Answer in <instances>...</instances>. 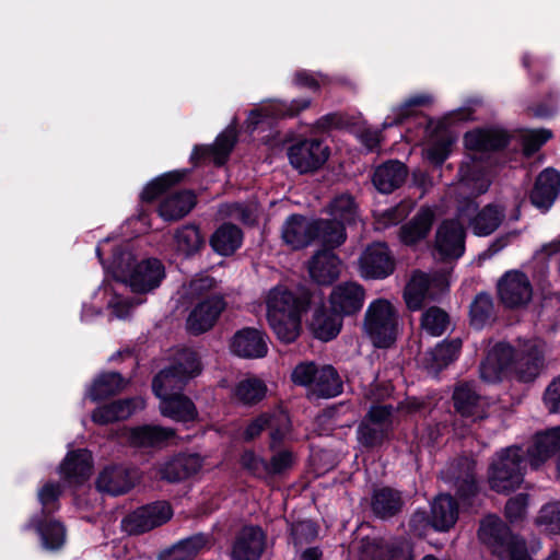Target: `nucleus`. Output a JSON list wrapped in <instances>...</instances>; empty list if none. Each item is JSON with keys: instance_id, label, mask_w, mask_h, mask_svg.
I'll return each instance as SVG.
<instances>
[{"instance_id": "f257e3e1", "label": "nucleus", "mask_w": 560, "mask_h": 560, "mask_svg": "<svg viewBox=\"0 0 560 560\" xmlns=\"http://www.w3.org/2000/svg\"><path fill=\"white\" fill-rule=\"evenodd\" d=\"M108 240L100 243L96 255L115 280V285L104 283L96 295H103L107 308L116 318H126L135 306L144 302L142 298L127 299L119 292V285H125L131 292L143 295L158 289L164 280L166 272L163 262L158 258H144L138 260L127 247H115L110 261L105 262L103 253Z\"/></svg>"}, {"instance_id": "f03ea898", "label": "nucleus", "mask_w": 560, "mask_h": 560, "mask_svg": "<svg viewBox=\"0 0 560 560\" xmlns=\"http://www.w3.org/2000/svg\"><path fill=\"white\" fill-rule=\"evenodd\" d=\"M560 450V427L538 433L525 452L520 446H510L497 453L489 467V485L499 493L516 490L524 480L525 454L533 468H538Z\"/></svg>"}, {"instance_id": "7ed1b4c3", "label": "nucleus", "mask_w": 560, "mask_h": 560, "mask_svg": "<svg viewBox=\"0 0 560 560\" xmlns=\"http://www.w3.org/2000/svg\"><path fill=\"white\" fill-rule=\"evenodd\" d=\"M547 345L541 339H528L515 350L509 343L499 342L487 353L480 364V377L486 383H498L509 372L522 382H533L545 368Z\"/></svg>"}, {"instance_id": "20e7f679", "label": "nucleus", "mask_w": 560, "mask_h": 560, "mask_svg": "<svg viewBox=\"0 0 560 560\" xmlns=\"http://www.w3.org/2000/svg\"><path fill=\"white\" fill-rule=\"evenodd\" d=\"M266 305L267 319L277 338L284 343L295 341L302 331V316L310 305L308 294H296L277 285L268 292Z\"/></svg>"}, {"instance_id": "39448f33", "label": "nucleus", "mask_w": 560, "mask_h": 560, "mask_svg": "<svg viewBox=\"0 0 560 560\" xmlns=\"http://www.w3.org/2000/svg\"><path fill=\"white\" fill-rule=\"evenodd\" d=\"M363 329L375 347L389 348L400 331L398 311L386 299L372 301L365 311Z\"/></svg>"}, {"instance_id": "423d86ee", "label": "nucleus", "mask_w": 560, "mask_h": 560, "mask_svg": "<svg viewBox=\"0 0 560 560\" xmlns=\"http://www.w3.org/2000/svg\"><path fill=\"white\" fill-rule=\"evenodd\" d=\"M197 354L189 349L182 350L174 364L161 371L153 380L152 388L155 396L162 400L175 394H182L186 383L200 373Z\"/></svg>"}, {"instance_id": "0eeeda50", "label": "nucleus", "mask_w": 560, "mask_h": 560, "mask_svg": "<svg viewBox=\"0 0 560 560\" xmlns=\"http://www.w3.org/2000/svg\"><path fill=\"white\" fill-rule=\"evenodd\" d=\"M445 272L424 273L416 271L404 291V299L410 311H418L429 300H435L448 289Z\"/></svg>"}, {"instance_id": "6e6552de", "label": "nucleus", "mask_w": 560, "mask_h": 560, "mask_svg": "<svg viewBox=\"0 0 560 560\" xmlns=\"http://www.w3.org/2000/svg\"><path fill=\"white\" fill-rule=\"evenodd\" d=\"M331 220H319L324 229L322 242L328 246H339L346 240L345 226L354 222L357 206L350 195L343 194L336 197L329 205Z\"/></svg>"}, {"instance_id": "1a4fd4ad", "label": "nucleus", "mask_w": 560, "mask_h": 560, "mask_svg": "<svg viewBox=\"0 0 560 560\" xmlns=\"http://www.w3.org/2000/svg\"><path fill=\"white\" fill-rule=\"evenodd\" d=\"M458 220L467 223L478 236H487L494 232L501 224L504 212L494 205H488L481 210L472 199H465L458 206Z\"/></svg>"}, {"instance_id": "9d476101", "label": "nucleus", "mask_w": 560, "mask_h": 560, "mask_svg": "<svg viewBox=\"0 0 560 560\" xmlns=\"http://www.w3.org/2000/svg\"><path fill=\"white\" fill-rule=\"evenodd\" d=\"M310 100L299 98L291 103L280 101L262 102L257 108L253 109L246 120V128L250 132L261 128L267 129L280 118L293 117L301 110L310 106Z\"/></svg>"}, {"instance_id": "9b49d317", "label": "nucleus", "mask_w": 560, "mask_h": 560, "mask_svg": "<svg viewBox=\"0 0 560 560\" xmlns=\"http://www.w3.org/2000/svg\"><path fill=\"white\" fill-rule=\"evenodd\" d=\"M319 220H308L299 214H292L283 223L281 236L283 242L294 249L307 246L313 240L322 241L324 229Z\"/></svg>"}, {"instance_id": "f8f14e48", "label": "nucleus", "mask_w": 560, "mask_h": 560, "mask_svg": "<svg viewBox=\"0 0 560 560\" xmlns=\"http://www.w3.org/2000/svg\"><path fill=\"white\" fill-rule=\"evenodd\" d=\"M458 176L459 182L455 190L464 200L485 194L492 183L489 170L475 156L462 164Z\"/></svg>"}, {"instance_id": "ddd939ff", "label": "nucleus", "mask_w": 560, "mask_h": 560, "mask_svg": "<svg viewBox=\"0 0 560 560\" xmlns=\"http://www.w3.org/2000/svg\"><path fill=\"white\" fill-rule=\"evenodd\" d=\"M359 273L364 279H384L394 272L395 262L384 243L368 246L359 258Z\"/></svg>"}, {"instance_id": "4468645a", "label": "nucleus", "mask_w": 560, "mask_h": 560, "mask_svg": "<svg viewBox=\"0 0 560 560\" xmlns=\"http://www.w3.org/2000/svg\"><path fill=\"white\" fill-rule=\"evenodd\" d=\"M173 515L166 502H156L139 508L122 521V527L128 534H141L166 523Z\"/></svg>"}, {"instance_id": "2eb2a0df", "label": "nucleus", "mask_w": 560, "mask_h": 560, "mask_svg": "<svg viewBox=\"0 0 560 560\" xmlns=\"http://www.w3.org/2000/svg\"><path fill=\"white\" fill-rule=\"evenodd\" d=\"M291 165L300 173H308L319 168L329 156L328 147L315 139L304 140L289 149Z\"/></svg>"}, {"instance_id": "dca6fc26", "label": "nucleus", "mask_w": 560, "mask_h": 560, "mask_svg": "<svg viewBox=\"0 0 560 560\" xmlns=\"http://www.w3.org/2000/svg\"><path fill=\"white\" fill-rule=\"evenodd\" d=\"M502 303L510 308L527 305L533 298V288L528 277L521 271H508L498 284Z\"/></svg>"}, {"instance_id": "f3484780", "label": "nucleus", "mask_w": 560, "mask_h": 560, "mask_svg": "<svg viewBox=\"0 0 560 560\" xmlns=\"http://www.w3.org/2000/svg\"><path fill=\"white\" fill-rule=\"evenodd\" d=\"M453 401L456 411L471 421L486 418L490 406V400L479 395L471 382H463L455 387Z\"/></svg>"}, {"instance_id": "a211bd4d", "label": "nucleus", "mask_w": 560, "mask_h": 560, "mask_svg": "<svg viewBox=\"0 0 560 560\" xmlns=\"http://www.w3.org/2000/svg\"><path fill=\"white\" fill-rule=\"evenodd\" d=\"M435 252L442 259H457L465 252V231L457 220H445L435 235Z\"/></svg>"}, {"instance_id": "6ab92c4d", "label": "nucleus", "mask_w": 560, "mask_h": 560, "mask_svg": "<svg viewBox=\"0 0 560 560\" xmlns=\"http://www.w3.org/2000/svg\"><path fill=\"white\" fill-rule=\"evenodd\" d=\"M266 427L270 429L271 447H276L289 436L290 419L288 413L278 410L270 416L261 415L257 417L246 427L244 439L247 441L255 439Z\"/></svg>"}, {"instance_id": "aec40b11", "label": "nucleus", "mask_w": 560, "mask_h": 560, "mask_svg": "<svg viewBox=\"0 0 560 560\" xmlns=\"http://www.w3.org/2000/svg\"><path fill=\"white\" fill-rule=\"evenodd\" d=\"M365 291L357 282H343L336 285L329 296L331 311L340 316L359 312L364 303Z\"/></svg>"}, {"instance_id": "412c9836", "label": "nucleus", "mask_w": 560, "mask_h": 560, "mask_svg": "<svg viewBox=\"0 0 560 560\" xmlns=\"http://www.w3.org/2000/svg\"><path fill=\"white\" fill-rule=\"evenodd\" d=\"M224 308L221 296L213 295L199 302L187 318V329L196 335L209 330Z\"/></svg>"}, {"instance_id": "4be33fe9", "label": "nucleus", "mask_w": 560, "mask_h": 560, "mask_svg": "<svg viewBox=\"0 0 560 560\" xmlns=\"http://www.w3.org/2000/svg\"><path fill=\"white\" fill-rule=\"evenodd\" d=\"M230 348L241 358H264L268 352L267 336L256 328H243L234 334Z\"/></svg>"}, {"instance_id": "5701e85b", "label": "nucleus", "mask_w": 560, "mask_h": 560, "mask_svg": "<svg viewBox=\"0 0 560 560\" xmlns=\"http://www.w3.org/2000/svg\"><path fill=\"white\" fill-rule=\"evenodd\" d=\"M266 545V536L260 527L246 526L237 535L232 560H259Z\"/></svg>"}, {"instance_id": "b1692460", "label": "nucleus", "mask_w": 560, "mask_h": 560, "mask_svg": "<svg viewBox=\"0 0 560 560\" xmlns=\"http://www.w3.org/2000/svg\"><path fill=\"white\" fill-rule=\"evenodd\" d=\"M360 557L361 560H412V551L405 540L385 545L373 539L363 541Z\"/></svg>"}, {"instance_id": "393cba45", "label": "nucleus", "mask_w": 560, "mask_h": 560, "mask_svg": "<svg viewBox=\"0 0 560 560\" xmlns=\"http://www.w3.org/2000/svg\"><path fill=\"white\" fill-rule=\"evenodd\" d=\"M93 459L88 450L69 452L60 465L59 472L69 485H81L92 475Z\"/></svg>"}, {"instance_id": "a878e982", "label": "nucleus", "mask_w": 560, "mask_h": 560, "mask_svg": "<svg viewBox=\"0 0 560 560\" xmlns=\"http://www.w3.org/2000/svg\"><path fill=\"white\" fill-rule=\"evenodd\" d=\"M138 472L129 470L121 466H113L105 468L96 480V487L101 492L112 495H119L129 491L136 480Z\"/></svg>"}, {"instance_id": "bb28decb", "label": "nucleus", "mask_w": 560, "mask_h": 560, "mask_svg": "<svg viewBox=\"0 0 560 560\" xmlns=\"http://www.w3.org/2000/svg\"><path fill=\"white\" fill-rule=\"evenodd\" d=\"M428 132L423 155L430 163L441 165L451 153L454 138L442 124H430Z\"/></svg>"}, {"instance_id": "cd10ccee", "label": "nucleus", "mask_w": 560, "mask_h": 560, "mask_svg": "<svg viewBox=\"0 0 560 560\" xmlns=\"http://www.w3.org/2000/svg\"><path fill=\"white\" fill-rule=\"evenodd\" d=\"M480 540L488 545L497 556L506 550V542L511 539H520L510 533L508 526L495 515H489L482 520L478 532Z\"/></svg>"}, {"instance_id": "c85d7f7f", "label": "nucleus", "mask_w": 560, "mask_h": 560, "mask_svg": "<svg viewBox=\"0 0 560 560\" xmlns=\"http://www.w3.org/2000/svg\"><path fill=\"white\" fill-rule=\"evenodd\" d=\"M144 406V400L141 397L117 400L96 408L92 413V420L101 425L125 420L137 411L142 410Z\"/></svg>"}, {"instance_id": "c756f323", "label": "nucleus", "mask_w": 560, "mask_h": 560, "mask_svg": "<svg viewBox=\"0 0 560 560\" xmlns=\"http://www.w3.org/2000/svg\"><path fill=\"white\" fill-rule=\"evenodd\" d=\"M560 191V173L546 168L536 180L530 199L535 207L547 210L555 202Z\"/></svg>"}, {"instance_id": "7c9ffc66", "label": "nucleus", "mask_w": 560, "mask_h": 560, "mask_svg": "<svg viewBox=\"0 0 560 560\" xmlns=\"http://www.w3.org/2000/svg\"><path fill=\"white\" fill-rule=\"evenodd\" d=\"M443 478L458 488L460 499L465 500L477 493V485L474 475V464L467 458L457 464L450 465L442 471Z\"/></svg>"}, {"instance_id": "2f4dec72", "label": "nucleus", "mask_w": 560, "mask_h": 560, "mask_svg": "<svg viewBox=\"0 0 560 560\" xmlns=\"http://www.w3.org/2000/svg\"><path fill=\"white\" fill-rule=\"evenodd\" d=\"M202 466L198 454H182L161 465L159 472L162 479L174 482L197 474Z\"/></svg>"}, {"instance_id": "473e14b6", "label": "nucleus", "mask_w": 560, "mask_h": 560, "mask_svg": "<svg viewBox=\"0 0 560 560\" xmlns=\"http://www.w3.org/2000/svg\"><path fill=\"white\" fill-rule=\"evenodd\" d=\"M341 261L330 250H322L308 262L311 278L318 284H330L340 275Z\"/></svg>"}, {"instance_id": "72a5a7b5", "label": "nucleus", "mask_w": 560, "mask_h": 560, "mask_svg": "<svg viewBox=\"0 0 560 560\" xmlns=\"http://www.w3.org/2000/svg\"><path fill=\"white\" fill-rule=\"evenodd\" d=\"M464 143L468 151L483 153L506 145L508 136L498 129H476L465 135Z\"/></svg>"}, {"instance_id": "f704fd0d", "label": "nucleus", "mask_w": 560, "mask_h": 560, "mask_svg": "<svg viewBox=\"0 0 560 560\" xmlns=\"http://www.w3.org/2000/svg\"><path fill=\"white\" fill-rule=\"evenodd\" d=\"M235 140V126H230L218 136L213 145L196 147L192 151L191 159L210 158L217 165H222L232 151Z\"/></svg>"}, {"instance_id": "c9c22d12", "label": "nucleus", "mask_w": 560, "mask_h": 560, "mask_svg": "<svg viewBox=\"0 0 560 560\" xmlns=\"http://www.w3.org/2000/svg\"><path fill=\"white\" fill-rule=\"evenodd\" d=\"M124 434L132 446H158L174 436V431L160 425H141L126 429Z\"/></svg>"}, {"instance_id": "e433bc0d", "label": "nucleus", "mask_w": 560, "mask_h": 560, "mask_svg": "<svg viewBox=\"0 0 560 560\" xmlns=\"http://www.w3.org/2000/svg\"><path fill=\"white\" fill-rule=\"evenodd\" d=\"M196 196L190 190L172 192L160 205L159 213L166 221L179 220L190 212Z\"/></svg>"}, {"instance_id": "4c0bfd02", "label": "nucleus", "mask_w": 560, "mask_h": 560, "mask_svg": "<svg viewBox=\"0 0 560 560\" xmlns=\"http://www.w3.org/2000/svg\"><path fill=\"white\" fill-rule=\"evenodd\" d=\"M407 177L406 166L398 161H389L378 166L373 175V184L383 194L398 188Z\"/></svg>"}, {"instance_id": "58836bf2", "label": "nucleus", "mask_w": 560, "mask_h": 560, "mask_svg": "<svg viewBox=\"0 0 560 560\" xmlns=\"http://www.w3.org/2000/svg\"><path fill=\"white\" fill-rule=\"evenodd\" d=\"M458 517L455 500L448 494L438 495L431 505V525L435 530L446 532Z\"/></svg>"}, {"instance_id": "ea45409f", "label": "nucleus", "mask_w": 560, "mask_h": 560, "mask_svg": "<svg viewBox=\"0 0 560 560\" xmlns=\"http://www.w3.org/2000/svg\"><path fill=\"white\" fill-rule=\"evenodd\" d=\"M460 349L462 340L459 338L439 343L433 350L425 354L423 362L424 368L429 373H438L457 359Z\"/></svg>"}, {"instance_id": "a19ab883", "label": "nucleus", "mask_w": 560, "mask_h": 560, "mask_svg": "<svg viewBox=\"0 0 560 560\" xmlns=\"http://www.w3.org/2000/svg\"><path fill=\"white\" fill-rule=\"evenodd\" d=\"M160 411L164 417L178 422L194 421L198 416L191 399L178 393L160 400Z\"/></svg>"}, {"instance_id": "79ce46f5", "label": "nucleus", "mask_w": 560, "mask_h": 560, "mask_svg": "<svg viewBox=\"0 0 560 560\" xmlns=\"http://www.w3.org/2000/svg\"><path fill=\"white\" fill-rule=\"evenodd\" d=\"M31 526L38 533L44 549L52 551L63 546L66 541V529L60 522L51 518H45L43 521L32 518Z\"/></svg>"}, {"instance_id": "37998d69", "label": "nucleus", "mask_w": 560, "mask_h": 560, "mask_svg": "<svg viewBox=\"0 0 560 560\" xmlns=\"http://www.w3.org/2000/svg\"><path fill=\"white\" fill-rule=\"evenodd\" d=\"M310 392L322 398H331L339 395L342 392V382L337 371L331 365L319 368Z\"/></svg>"}, {"instance_id": "c03bdc74", "label": "nucleus", "mask_w": 560, "mask_h": 560, "mask_svg": "<svg viewBox=\"0 0 560 560\" xmlns=\"http://www.w3.org/2000/svg\"><path fill=\"white\" fill-rule=\"evenodd\" d=\"M433 219L434 212L430 208H422L408 224L401 228V242L412 245L424 238L431 229Z\"/></svg>"}, {"instance_id": "a18cd8bd", "label": "nucleus", "mask_w": 560, "mask_h": 560, "mask_svg": "<svg viewBox=\"0 0 560 560\" xmlns=\"http://www.w3.org/2000/svg\"><path fill=\"white\" fill-rule=\"evenodd\" d=\"M242 240V231L236 225L223 224L213 233L210 244L220 255H231L241 246Z\"/></svg>"}, {"instance_id": "49530a36", "label": "nucleus", "mask_w": 560, "mask_h": 560, "mask_svg": "<svg viewBox=\"0 0 560 560\" xmlns=\"http://www.w3.org/2000/svg\"><path fill=\"white\" fill-rule=\"evenodd\" d=\"M125 386L126 382L120 374L114 372L103 373L94 380L86 390V397L96 401L119 393Z\"/></svg>"}, {"instance_id": "de8ad7c7", "label": "nucleus", "mask_w": 560, "mask_h": 560, "mask_svg": "<svg viewBox=\"0 0 560 560\" xmlns=\"http://www.w3.org/2000/svg\"><path fill=\"white\" fill-rule=\"evenodd\" d=\"M175 249L178 254L190 257L198 253L205 244L200 231L195 225H184L174 235Z\"/></svg>"}, {"instance_id": "09e8293b", "label": "nucleus", "mask_w": 560, "mask_h": 560, "mask_svg": "<svg viewBox=\"0 0 560 560\" xmlns=\"http://www.w3.org/2000/svg\"><path fill=\"white\" fill-rule=\"evenodd\" d=\"M401 498L397 491L389 488L378 489L374 492L372 509L380 517L392 516L399 511Z\"/></svg>"}, {"instance_id": "8fccbe9b", "label": "nucleus", "mask_w": 560, "mask_h": 560, "mask_svg": "<svg viewBox=\"0 0 560 560\" xmlns=\"http://www.w3.org/2000/svg\"><path fill=\"white\" fill-rule=\"evenodd\" d=\"M431 102L432 97L428 94H418L408 97L401 105L392 109V114L386 117L383 127L386 128L401 122L405 118L413 115L417 107L428 105Z\"/></svg>"}, {"instance_id": "3c124183", "label": "nucleus", "mask_w": 560, "mask_h": 560, "mask_svg": "<svg viewBox=\"0 0 560 560\" xmlns=\"http://www.w3.org/2000/svg\"><path fill=\"white\" fill-rule=\"evenodd\" d=\"M338 314L317 313L312 322V329L316 338L328 341L335 338L341 328V318Z\"/></svg>"}, {"instance_id": "603ef678", "label": "nucleus", "mask_w": 560, "mask_h": 560, "mask_svg": "<svg viewBox=\"0 0 560 560\" xmlns=\"http://www.w3.org/2000/svg\"><path fill=\"white\" fill-rule=\"evenodd\" d=\"M448 325L450 317L447 313L439 307H430L422 314L421 328L430 336H441L446 331Z\"/></svg>"}, {"instance_id": "864d4df0", "label": "nucleus", "mask_w": 560, "mask_h": 560, "mask_svg": "<svg viewBox=\"0 0 560 560\" xmlns=\"http://www.w3.org/2000/svg\"><path fill=\"white\" fill-rule=\"evenodd\" d=\"M208 545V536L202 534L195 535L174 545L170 550V555L173 560H186L207 548Z\"/></svg>"}, {"instance_id": "5fc2aeb1", "label": "nucleus", "mask_w": 560, "mask_h": 560, "mask_svg": "<svg viewBox=\"0 0 560 560\" xmlns=\"http://www.w3.org/2000/svg\"><path fill=\"white\" fill-rule=\"evenodd\" d=\"M266 390L267 388L262 381L249 377L236 385L234 395L244 404H255L265 397Z\"/></svg>"}, {"instance_id": "6e6d98bb", "label": "nucleus", "mask_w": 560, "mask_h": 560, "mask_svg": "<svg viewBox=\"0 0 560 560\" xmlns=\"http://www.w3.org/2000/svg\"><path fill=\"white\" fill-rule=\"evenodd\" d=\"M185 174L186 173L184 171H174L156 177L144 187L141 198L147 201L155 199L167 187L178 183Z\"/></svg>"}, {"instance_id": "4d7b16f0", "label": "nucleus", "mask_w": 560, "mask_h": 560, "mask_svg": "<svg viewBox=\"0 0 560 560\" xmlns=\"http://www.w3.org/2000/svg\"><path fill=\"white\" fill-rule=\"evenodd\" d=\"M492 299L489 294L480 293L470 305V322L476 328H481L491 317Z\"/></svg>"}, {"instance_id": "13d9d810", "label": "nucleus", "mask_w": 560, "mask_h": 560, "mask_svg": "<svg viewBox=\"0 0 560 560\" xmlns=\"http://www.w3.org/2000/svg\"><path fill=\"white\" fill-rule=\"evenodd\" d=\"M536 523L548 533L560 534V501L541 506Z\"/></svg>"}, {"instance_id": "bf43d9fd", "label": "nucleus", "mask_w": 560, "mask_h": 560, "mask_svg": "<svg viewBox=\"0 0 560 560\" xmlns=\"http://www.w3.org/2000/svg\"><path fill=\"white\" fill-rule=\"evenodd\" d=\"M387 432L388 429L364 420L359 427L358 439L365 446H374L386 438Z\"/></svg>"}, {"instance_id": "052dcab7", "label": "nucleus", "mask_w": 560, "mask_h": 560, "mask_svg": "<svg viewBox=\"0 0 560 560\" xmlns=\"http://www.w3.org/2000/svg\"><path fill=\"white\" fill-rule=\"evenodd\" d=\"M552 133L548 129L527 130L523 135V147L527 155L536 152L542 144H545Z\"/></svg>"}, {"instance_id": "680f3d73", "label": "nucleus", "mask_w": 560, "mask_h": 560, "mask_svg": "<svg viewBox=\"0 0 560 560\" xmlns=\"http://www.w3.org/2000/svg\"><path fill=\"white\" fill-rule=\"evenodd\" d=\"M318 369L313 362H302L295 366L292 372L294 384L305 386L310 389Z\"/></svg>"}, {"instance_id": "e2e57ef3", "label": "nucleus", "mask_w": 560, "mask_h": 560, "mask_svg": "<svg viewBox=\"0 0 560 560\" xmlns=\"http://www.w3.org/2000/svg\"><path fill=\"white\" fill-rule=\"evenodd\" d=\"M409 212V206L407 203H400L397 207L389 208L377 214L378 228H387L389 225L397 224Z\"/></svg>"}, {"instance_id": "0e129e2a", "label": "nucleus", "mask_w": 560, "mask_h": 560, "mask_svg": "<svg viewBox=\"0 0 560 560\" xmlns=\"http://www.w3.org/2000/svg\"><path fill=\"white\" fill-rule=\"evenodd\" d=\"M527 505L528 495L523 493L517 494L508 501L505 505V516L511 522L520 521L525 516Z\"/></svg>"}, {"instance_id": "69168bd1", "label": "nucleus", "mask_w": 560, "mask_h": 560, "mask_svg": "<svg viewBox=\"0 0 560 560\" xmlns=\"http://www.w3.org/2000/svg\"><path fill=\"white\" fill-rule=\"evenodd\" d=\"M542 401L549 412H560V375L546 387Z\"/></svg>"}, {"instance_id": "338daca9", "label": "nucleus", "mask_w": 560, "mask_h": 560, "mask_svg": "<svg viewBox=\"0 0 560 560\" xmlns=\"http://www.w3.org/2000/svg\"><path fill=\"white\" fill-rule=\"evenodd\" d=\"M294 455L292 452L284 450L276 453L270 463H268V474H281L291 468L294 464Z\"/></svg>"}, {"instance_id": "774afa93", "label": "nucleus", "mask_w": 560, "mask_h": 560, "mask_svg": "<svg viewBox=\"0 0 560 560\" xmlns=\"http://www.w3.org/2000/svg\"><path fill=\"white\" fill-rule=\"evenodd\" d=\"M506 544V551L503 555H499V558L510 560H532L530 556L526 551L525 541L523 539L510 538Z\"/></svg>"}]
</instances>
